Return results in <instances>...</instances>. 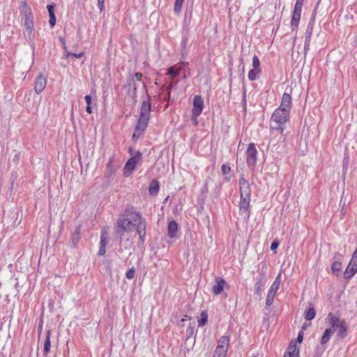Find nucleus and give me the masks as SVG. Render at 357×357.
Listing matches in <instances>:
<instances>
[{"mask_svg":"<svg viewBox=\"0 0 357 357\" xmlns=\"http://www.w3.org/2000/svg\"><path fill=\"white\" fill-rule=\"evenodd\" d=\"M144 88L146 89V85L144 84ZM146 91V89H145ZM142 104L140 107L139 116L137 119V123L132 135V139L137 140L139 139L145 131L151 115V104L150 102V96L146 91V94L142 97Z\"/></svg>","mask_w":357,"mask_h":357,"instance_id":"1","label":"nucleus"},{"mask_svg":"<svg viewBox=\"0 0 357 357\" xmlns=\"http://www.w3.org/2000/svg\"><path fill=\"white\" fill-rule=\"evenodd\" d=\"M289 112L277 108L271 117V130L278 131L282 134L285 128V124L289 119Z\"/></svg>","mask_w":357,"mask_h":357,"instance_id":"2","label":"nucleus"},{"mask_svg":"<svg viewBox=\"0 0 357 357\" xmlns=\"http://www.w3.org/2000/svg\"><path fill=\"white\" fill-rule=\"evenodd\" d=\"M330 326L337 331V336L340 339H344L347 336L348 326L344 319L334 316L332 313H329L326 319Z\"/></svg>","mask_w":357,"mask_h":357,"instance_id":"3","label":"nucleus"},{"mask_svg":"<svg viewBox=\"0 0 357 357\" xmlns=\"http://www.w3.org/2000/svg\"><path fill=\"white\" fill-rule=\"evenodd\" d=\"M22 13L24 17V28L29 39H31L34 29L33 16L26 1L22 2Z\"/></svg>","mask_w":357,"mask_h":357,"instance_id":"4","label":"nucleus"},{"mask_svg":"<svg viewBox=\"0 0 357 357\" xmlns=\"http://www.w3.org/2000/svg\"><path fill=\"white\" fill-rule=\"evenodd\" d=\"M133 229L132 222L127 218H119L116 220L115 227V236L116 238L121 241L124 232H130Z\"/></svg>","mask_w":357,"mask_h":357,"instance_id":"5","label":"nucleus"},{"mask_svg":"<svg viewBox=\"0 0 357 357\" xmlns=\"http://www.w3.org/2000/svg\"><path fill=\"white\" fill-rule=\"evenodd\" d=\"M267 268L266 265H264L260 271L259 276L256 278V283L255 284V294L261 297L262 291L264 289L265 284L267 281Z\"/></svg>","mask_w":357,"mask_h":357,"instance_id":"6","label":"nucleus"},{"mask_svg":"<svg viewBox=\"0 0 357 357\" xmlns=\"http://www.w3.org/2000/svg\"><path fill=\"white\" fill-rule=\"evenodd\" d=\"M281 282V273H279L272 284L271 288L268 290L266 299V307H268L273 302L275 294L278 290L280 284Z\"/></svg>","mask_w":357,"mask_h":357,"instance_id":"7","label":"nucleus"},{"mask_svg":"<svg viewBox=\"0 0 357 357\" xmlns=\"http://www.w3.org/2000/svg\"><path fill=\"white\" fill-rule=\"evenodd\" d=\"M132 221L136 224V230L139 236H146V222L139 213H135Z\"/></svg>","mask_w":357,"mask_h":357,"instance_id":"8","label":"nucleus"},{"mask_svg":"<svg viewBox=\"0 0 357 357\" xmlns=\"http://www.w3.org/2000/svg\"><path fill=\"white\" fill-rule=\"evenodd\" d=\"M204 100L200 95H196L193 99V107L192 114H194V118L199 116L203 111Z\"/></svg>","mask_w":357,"mask_h":357,"instance_id":"9","label":"nucleus"},{"mask_svg":"<svg viewBox=\"0 0 357 357\" xmlns=\"http://www.w3.org/2000/svg\"><path fill=\"white\" fill-rule=\"evenodd\" d=\"M343 258V255L340 252H335L333 256L334 261L331 266L332 273L338 276L339 273L342 269V259Z\"/></svg>","mask_w":357,"mask_h":357,"instance_id":"10","label":"nucleus"},{"mask_svg":"<svg viewBox=\"0 0 357 357\" xmlns=\"http://www.w3.org/2000/svg\"><path fill=\"white\" fill-rule=\"evenodd\" d=\"M302 6H299L297 5L294 6V8L293 10L291 20V26L292 28V30H294L297 29L298 26L299 21L301 19V11H302Z\"/></svg>","mask_w":357,"mask_h":357,"instance_id":"11","label":"nucleus"},{"mask_svg":"<svg viewBox=\"0 0 357 357\" xmlns=\"http://www.w3.org/2000/svg\"><path fill=\"white\" fill-rule=\"evenodd\" d=\"M47 85V79L40 73L35 79L34 90L37 94L41 93Z\"/></svg>","mask_w":357,"mask_h":357,"instance_id":"12","label":"nucleus"},{"mask_svg":"<svg viewBox=\"0 0 357 357\" xmlns=\"http://www.w3.org/2000/svg\"><path fill=\"white\" fill-rule=\"evenodd\" d=\"M239 187L241 197H250L251 189L248 181L244 178L241 177L239 179Z\"/></svg>","mask_w":357,"mask_h":357,"instance_id":"13","label":"nucleus"},{"mask_svg":"<svg viewBox=\"0 0 357 357\" xmlns=\"http://www.w3.org/2000/svg\"><path fill=\"white\" fill-rule=\"evenodd\" d=\"M291 107V94H290V92L288 93V92H287V90H286L285 92L282 95L281 103L278 108H280L281 109H285L290 112Z\"/></svg>","mask_w":357,"mask_h":357,"instance_id":"14","label":"nucleus"},{"mask_svg":"<svg viewBox=\"0 0 357 357\" xmlns=\"http://www.w3.org/2000/svg\"><path fill=\"white\" fill-rule=\"evenodd\" d=\"M225 284L226 282L223 278H216L215 284L212 287V292L215 295H219L223 291Z\"/></svg>","mask_w":357,"mask_h":357,"instance_id":"15","label":"nucleus"},{"mask_svg":"<svg viewBox=\"0 0 357 357\" xmlns=\"http://www.w3.org/2000/svg\"><path fill=\"white\" fill-rule=\"evenodd\" d=\"M283 357H299V349L293 341L290 342Z\"/></svg>","mask_w":357,"mask_h":357,"instance_id":"16","label":"nucleus"},{"mask_svg":"<svg viewBox=\"0 0 357 357\" xmlns=\"http://www.w3.org/2000/svg\"><path fill=\"white\" fill-rule=\"evenodd\" d=\"M128 93L135 102H137V86L134 79V77L130 75L128 77Z\"/></svg>","mask_w":357,"mask_h":357,"instance_id":"17","label":"nucleus"},{"mask_svg":"<svg viewBox=\"0 0 357 357\" xmlns=\"http://www.w3.org/2000/svg\"><path fill=\"white\" fill-rule=\"evenodd\" d=\"M357 273V264L349 261L345 271L344 272V278L349 280Z\"/></svg>","mask_w":357,"mask_h":357,"instance_id":"18","label":"nucleus"},{"mask_svg":"<svg viewBox=\"0 0 357 357\" xmlns=\"http://www.w3.org/2000/svg\"><path fill=\"white\" fill-rule=\"evenodd\" d=\"M250 197H241V202L239 204L240 211L242 213H245L249 215L248 208L250 206Z\"/></svg>","mask_w":357,"mask_h":357,"instance_id":"19","label":"nucleus"},{"mask_svg":"<svg viewBox=\"0 0 357 357\" xmlns=\"http://www.w3.org/2000/svg\"><path fill=\"white\" fill-rule=\"evenodd\" d=\"M178 225L175 220H172L169 222L167 227V235L169 238H173L176 237V233L178 231Z\"/></svg>","mask_w":357,"mask_h":357,"instance_id":"20","label":"nucleus"},{"mask_svg":"<svg viewBox=\"0 0 357 357\" xmlns=\"http://www.w3.org/2000/svg\"><path fill=\"white\" fill-rule=\"evenodd\" d=\"M137 164L136 158H130L124 167V175L128 176L135 169Z\"/></svg>","mask_w":357,"mask_h":357,"instance_id":"21","label":"nucleus"},{"mask_svg":"<svg viewBox=\"0 0 357 357\" xmlns=\"http://www.w3.org/2000/svg\"><path fill=\"white\" fill-rule=\"evenodd\" d=\"M80 231H81V225H79L76 227L75 231L72 234L70 241H71L73 248H75L79 242Z\"/></svg>","mask_w":357,"mask_h":357,"instance_id":"22","label":"nucleus"},{"mask_svg":"<svg viewBox=\"0 0 357 357\" xmlns=\"http://www.w3.org/2000/svg\"><path fill=\"white\" fill-rule=\"evenodd\" d=\"M335 333L334 328L330 326L329 328H326L321 338L320 343L321 344H326L331 339L332 335Z\"/></svg>","mask_w":357,"mask_h":357,"instance_id":"23","label":"nucleus"},{"mask_svg":"<svg viewBox=\"0 0 357 357\" xmlns=\"http://www.w3.org/2000/svg\"><path fill=\"white\" fill-rule=\"evenodd\" d=\"M50 334H51V332L50 330H48L45 334V340L44 348H43V356H46L47 355V354L50 352V347H51Z\"/></svg>","mask_w":357,"mask_h":357,"instance_id":"24","label":"nucleus"},{"mask_svg":"<svg viewBox=\"0 0 357 357\" xmlns=\"http://www.w3.org/2000/svg\"><path fill=\"white\" fill-rule=\"evenodd\" d=\"M313 27H314V22L312 21H310L307 26L305 33V42L310 43L311 38L312 35L313 31Z\"/></svg>","mask_w":357,"mask_h":357,"instance_id":"25","label":"nucleus"},{"mask_svg":"<svg viewBox=\"0 0 357 357\" xmlns=\"http://www.w3.org/2000/svg\"><path fill=\"white\" fill-rule=\"evenodd\" d=\"M316 312L314 306L310 304L309 307L305 311V319L307 321H310L313 319L315 317Z\"/></svg>","mask_w":357,"mask_h":357,"instance_id":"26","label":"nucleus"},{"mask_svg":"<svg viewBox=\"0 0 357 357\" xmlns=\"http://www.w3.org/2000/svg\"><path fill=\"white\" fill-rule=\"evenodd\" d=\"M159 183L156 180H153L150 183L149 192L151 195H156L159 191Z\"/></svg>","mask_w":357,"mask_h":357,"instance_id":"27","label":"nucleus"},{"mask_svg":"<svg viewBox=\"0 0 357 357\" xmlns=\"http://www.w3.org/2000/svg\"><path fill=\"white\" fill-rule=\"evenodd\" d=\"M63 49H64V56H65L66 59H70V57H75V58H77V59H80L84 54V52H81L79 53L70 52L67 50L66 47L65 45L63 47Z\"/></svg>","mask_w":357,"mask_h":357,"instance_id":"28","label":"nucleus"},{"mask_svg":"<svg viewBox=\"0 0 357 357\" xmlns=\"http://www.w3.org/2000/svg\"><path fill=\"white\" fill-rule=\"evenodd\" d=\"M227 350L220 346H217L213 357H225Z\"/></svg>","mask_w":357,"mask_h":357,"instance_id":"29","label":"nucleus"},{"mask_svg":"<svg viewBox=\"0 0 357 357\" xmlns=\"http://www.w3.org/2000/svg\"><path fill=\"white\" fill-rule=\"evenodd\" d=\"M261 69L252 68L248 73V79L250 81H255L257 79L259 75L261 73Z\"/></svg>","mask_w":357,"mask_h":357,"instance_id":"30","label":"nucleus"},{"mask_svg":"<svg viewBox=\"0 0 357 357\" xmlns=\"http://www.w3.org/2000/svg\"><path fill=\"white\" fill-rule=\"evenodd\" d=\"M181 71V68H178L174 66H172L168 69L167 74L170 75L172 78H175L179 75L180 72Z\"/></svg>","mask_w":357,"mask_h":357,"instance_id":"31","label":"nucleus"},{"mask_svg":"<svg viewBox=\"0 0 357 357\" xmlns=\"http://www.w3.org/2000/svg\"><path fill=\"white\" fill-rule=\"evenodd\" d=\"M229 342V337L224 335V336H222L219 339L218 346L222 347L225 349L228 350Z\"/></svg>","mask_w":357,"mask_h":357,"instance_id":"32","label":"nucleus"},{"mask_svg":"<svg viewBox=\"0 0 357 357\" xmlns=\"http://www.w3.org/2000/svg\"><path fill=\"white\" fill-rule=\"evenodd\" d=\"M208 321V314L206 311H202L201 313V317L198 320V326L202 327L205 326Z\"/></svg>","mask_w":357,"mask_h":357,"instance_id":"33","label":"nucleus"},{"mask_svg":"<svg viewBox=\"0 0 357 357\" xmlns=\"http://www.w3.org/2000/svg\"><path fill=\"white\" fill-rule=\"evenodd\" d=\"M247 156H256L257 151L254 143H250L246 151Z\"/></svg>","mask_w":357,"mask_h":357,"instance_id":"34","label":"nucleus"},{"mask_svg":"<svg viewBox=\"0 0 357 357\" xmlns=\"http://www.w3.org/2000/svg\"><path fill=\"white\" fill-rule=\"evenodd\" d=\"M185 0H175L174 2V11L176 14L178 15L180 14L181 10L183 3Z\"/></svg>","mask_w":357,"mask_h":357,"instance_id":"35","label":"nucleus"},{"mask_svg":"<svg viewBox=\"0 0 357 357\" xmlns=\"http://www.w3.org/2000/svg\"><path fill=\"white\" fill-rule=\"evenodd\" d=\"M195 326H196L195 322L190 323L189 326H188V328L186 329V333H187L188 337H191L195 333Z\"/></svg>","mask_w":357,"mask_h":357,"instance_id":"36","label":"nucleus"},{"mask_svg":"<svg viewBox=\"0 0 357 357\" xmlns=\"http://www.w3.org/2000/svg\"><path fill=\"white\" fill-rule=\"evenodd\" d=\"M113 175H114V171L112 169L111 161H109L107 165L105 176L108 178H112Z\"/></svg>","mask_w":357,"mask_h":357,"instance_id":"37","label":"nucleus"},{"mask_svg":"<svg viewBox=\"0 0 357 357\" xmlns=\"http://www.w3.org/2000/svg\"><path fill=\"white\" fill-rule=\"evenodd\" d=\"M135 269L134 268V267H132L131 268H130L126 273V278H128L129 280L133 279L135 278Z\"/></svg>","mask_w":357,"mask_h":357,"instance_id":"38","label":"nucleus"},{"mask_svg":"<svg viewBox=\"0 0 357 357\" xmlns=\"http://www.w3.org/2000/svg\"><path fill=\"white\" fill-rule=\"evenodd\" d=\"M54 8H55V4L54 3L48 4L47 6V9L48 14H49L50 17L55 16Z\"/></svg>","mask_w":357,"mask_h":357,"instance_id":"39","label":"nucleus"},{"mask_svg":"<svg viewBox=\"0 0 357 357\" xmlns=\"http://www.w3.org/2000/svg\"><path fill=\"white\" fill-rule=\"evenodd\" d=\"M252 67L253 68L261 69L259 59L256 55L252 58Z\"/></svg>","mask_w":357,"mask_h":357,"instance_id":"40","label":"nucleus"},{"mask_svg":"<svg viewBox=\"0 0 357 357\" xmlns=\"http://www.w3.org/2000/svg\"><path fill=\"white\" fill-rule=\"evenodd\" d=\"M222 172L224 175L229 174L231 171V167L227 164H223L221 168Z\"/></svg>","mask_w":357,"mask_h":357,"instance_id":"41","label":"nucleus"},{"mask_svg":"<svg viewBox=\"0 0 357 357\" xmlns=\"http://www.w3.org/2000/svg\"><path fill=\"white\" fill-rule=\"evenodd\" d=\"M187 44H188V38L186 36H183L181 43V47L183 50H185Z\"/></svg>","mask_w":357,"mask_h":357,"instance_id":"42","label":"nucleus"},{"mask_svg":"<svg viewBox=\"0 0 357 357\" xmlns=\"http://www.w3.org/2000/svg\"><path fill=\"white\" fill-rule=\"evenodd\" d=\"M257 158H247V164L248 166L254 167L257 162Z\"/></svg>","mask_w":357,"mask_h":357,"instance_id":"43","label":"nucleus"},{"mask_svg":"<svg viewBox=\"0 0 357 357\" xmlns=\"http://www.w3.org/2000/svg\"><path fill=\"white\" fill-rule=\"evenodd\" d=\"M107 244V238L105 236V234L102 233L100 236V246L106 247Z\"/></svg>","mask_w":357,"mask_h":357,"instance_id":"44","label":"nucleus"},{"mask_svg":"<svg viewBox=\"0 0 357 357\" xmlns=\"http://www.w3.org/2000/svg\"><path fill=\"white\" fill-rule=\"evenodd\" d=\"M350 261L354 263V264H357V248L355 249L354 252H353Z\"/></svg>","mask_w":357,"mask_h":357,"instance_id":"45","label":"nucleus"},{"mask_svg":"<svg viewBox=\"0 0 357 357\" xmlns=\"http://www.w3.org/2000/svg\"><path fill=\"white\" fill-rule=\"evenodd\" d=\"M56 21V16L50 17L49 24H50L51 28H53L55 26Z\"/></svg>","mask_w":357,"mask_h":357,"instance_id":"46","label":"nucleus"},{"mask_svg":"<svg viewBox=\"0 0 357 357\" xmlns=\"http://www.w3.org/2000/svg\"><path fill=\"white\" fill-rule=\"evenodd\" d=\"M98 1V7L100 9V12H102L105 9L104 3L105 0H97Z\"/></svg>","mask_w":357,"mask_h":357,"instance_id":"47","label":"nucleus"},{"mask_svg":"<svg viewBox=\"0 0 357 357\" xmlns=\"http://www.w3.org/2000/svg\"><path fill=\"white\" fill-rule=\"evenodd\" d=\"M303 331H300L298 334V336L296 338V342L298 343H301L303 342Z\"/></svg>","mask_w":357,"mask_h":357,"instance_id":"48","label":"nucleus"},{"mask_svg":"<svg viewBox=\"0 0 357 357\" xmlns=\"http://www.w3.org/2000/svg\"><path fill=\"white\" fill-rule=\"evenodd\" d=\"M278 245H279V242L278 241H273L271 245V250H275V249H277Z\"/></svg>","mask_w":357,"mask_h":357,"instance_id":"49","label":"nucleus"},{"mask_svg":"<svg viewBox=\"0 0 357 357\" xmlns=\"http://www.w3.org/2000/svg\"><path fill=\"white\" fill-rule=\"evenodd\" d=\"M134 77L136 78L137 81H141L142 78V74L139 72L135 73L134 75H132Z\"/></svg>","mask_w":357,"mask_h":357,"instance_id":"50","label":"nucleus"},{"mask_svg":"<svg viewBox=\"0 0 357 357\" xmlns=\"http://www.w3.org/2000/svg\"><path fill=\"white\" fill-rule=\"evenodd\" d=\"M84 99L87 105H90L91 104V96L90 95L85 96Z\"/></svg>","mask_w":357,"mask_h":357,"instance_id":"51","label":"nucleus"},{"mask_svg":"<svg viewBox=\"0 0 357 357\" xmlns=\"http://www.w3.org/2000/svg\"><path fill=\"white\" fill-rule=\"evenodd\" d=\"M106 250L105 247L100 246L99 250H98V255L102 256L105 254Z\"/></svg>","mask_w":357,"mask_h":357,"instance_id":"52","label":"nucleus"},{"mask_svg":"<svg viewBox=\"0 0 357 357\" xmlns=\"http://www.w3.org/2000/svg\"><path fill=\"white\" fill-rule=\"evenodd\" d=\"M310 43H307V42H305V43H304V53H305V54H306L307 52L310 50Z\"/></svg>","mask_w":357,"mask_h":357,"instance_id":"53","label":"nucleus"},{"mask_svg":"<svg viewBox=\"0 0 357 357\" xmlns=\"http://www.w3.org/2000/svg\"><path fill=\"white\" fill-rule=\"evenodd\" d=\"M88 158H81V157H79L77 158V160L80 165L81 167H82V163L83 162H86V160H87Z\"/></svg>","mask_w":357,"mask_h":357,"instance_id":"54","label":"nucleus"},{"mask_svg":"<svg viewBox=\"0 0 357 357\" xmlns=\"http://www.w3.org/2000/svg\"><path fill=\"white\" fill-rule=\"evenodd\" d=\"M188 66V62H181L178 64V68H181V70Z\"/></svg>","mask_w":357,"mask_h":357,"instance_id":"55","label":"nucleus"},{"mask_svg":"<svg viewBox=\"0 0 357 357\" xmlns=\"http://www.w3.org/2000/svg\"><path fill=\"white\" fill-rule=\"evenodd\" d=\"M173 87V85L172 84H170L167 87V92H168V99H170V95H171V90Z\"/></svg>","mask_w":357,"mask_h":357,"instance_id":"56","label":"nucleus"},{"mask_svg":"<svg viewBox=\"0 0 357 357\" xmlns=\"http://www.w3.org/2000/svg\"><path fill=\"white\" fill-rule=\"evenodd\" d=\"M194 114H192V117H191V120L192 121L194 125L197 126V123H198V121H197V117L198 116H196L195 118H194Z\"/></svg>","mask_w":357,"mask_h":357,"instance_id":"57","label":"nucleus"},{"mask_svg":"<svg viewBox=\"0 0 357 357\" xmlns=\"http://www.w3.org/2000/svg\"><path fill=\"white\" fill-rule=\"evenodd\" d=\"M86 112L88 114H92L93 113L92 107H91V105H86Z\"/></svg>","mask_w":357,"mask_h":357,"instance_id":"58","label":"nucleus"},{"mask_svg":"<svg viewBox=\"0 0 357 357\" xmlns=\"http://www.w3.org/2000/svg\"><path fill=\"white\" fill-rule=\"evenodd\" d=\"M303 2H304V0H296L295 5L303 7Z\"/></svg>","mask_w":357,"mask_h":357,"instance_id":"59","label":"nucleus"},{"mask_svg":"<svg viewBox=\"0 0 357 357\" xmlns=\"http://www.w3.org/2000/svg\"><path fill=\"white\" fill-rule=\"evenodd\" d=\"M348 162H349L348 158H344V159L343 160L344 167L347 166L348 165Z\"/></svg>","mask_w":357,"mask_h":357,"instance_id":"60","label":"nucleus"},{"mask_svg":"<svg viewBox=\"0 0 357 357\" xmlns=\"http://www.w3.org/2000/svg\"><path fill=\"white\" fill-rule=\"evenodd\" d=\"M139 238H140V241L141 243L143 244L144 243V241H145V236H139Z\"/></svg>","mask_w":357,"mask_h":357,"instance_id":"61","label":"nucleus"},{"mask_svg":"<svg viewBox=\"0 0 357 357\" xmlns=\"http://www.w3.org/2000/svg\"><path fill=\"white\" fill-rule=\"evenodd\" d=\"M307 327V324H305V323L303 324V326H302V328H302L301 331L306 330Z\"/></svg>","mask_w":357,"mask_h":357,"instance_id":"62","label":"nucleus"},{"mask_svg":"<svg viewBox=\"0 0 357 357\" xmlns=\"http://www.w3.org/2000/svg\"><path fill=\"white\" fill-rule=\"evenodd\" d=\"M165 100L166 101H169V99H168V92H167V95H166V96H165Z\"/></svg>","mask_w":357,"mask_h":357,"instance_id":"63","label":"nucleus"},{"mask_svg":"<svg viewBox=\"0 0 357 357\" xmlns=\"http://www.w3.org/2000/svg\"><path fill=\"white\" fill-rule=\"evenodd\" d=\"M135 156H141L140 152H137V155Z\"/></svg>","mask_w":357,"mask_h":357,"instance_id":"64","label":"nucleus"}]
</instances>
